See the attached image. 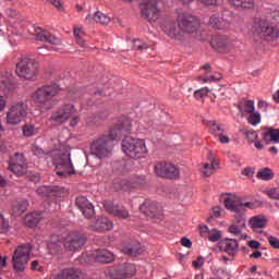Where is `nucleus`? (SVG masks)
Returning a JSON list of instances; mask_svg holds the SVG:
<instances>
[{
    "instance_id": "774afa93",
    "label": "nucleus",
    "mask_w": 279,
    "mask_h": 279,
    "mask_svg": "<svg viewBox=\"0 0 279 279\" xmlns=\"http://www.w3.org/2000/svg\"><path fill=\"white\" fill-rule=\"evenodd\" d=\"M199 228V231H201V235L202 236H207V234H208V226H199L198 227Z\"/></svg>"
},
{
    "instance_id": "13d9d810",
    "label": "nucleus",
    "mask_w": 279,
    "mask_h": 279,
    "mask_svg": "<svg viewBox=\"0 0 279 279\" xmlns=\"http://www.w3.org/2000/svg\"><path fill=\"white\" fill-rule=\"evenodd\" d=\"M268 196L271 197V199H279V190L278 189H270L268 191Z\"/></svg>"
},
{
    "instance_id": "ddd939ff",
    "label": "nucleus",
    "mask_w": 279,
    "mask_h": 279,
    "mask_svg": "<svg viewBox=\"0 0 279 279\" xmlns=\"http://www.w3.org/2000/svg\"><path fill=\"white\" fill-rule=\"evenodd\" d=\"M27 117V105L17 102L7 112V123L9 125H19Z\"/></svg>"
},
{
    "instance_id": "72a5a7b5",
    "label": "nucleus",
    "mask_w": 279,
    "mask_h": 279,
    "mask_svg": "<svg viewBox=\"0 0 279 279\" xmlns=\"http://www.w3.org/2000/svg\"><path fill=\"white\" fill-rule=\"evenodd\" d=\"M113 227L112 221L106 217H99L94 225L96 232H106V230H112Z\"/></svg>"
},
{
    "instance_id": "e433bc0d",
    "label": "nucleus",
    "mask_w": 279,
    "mask_h": 279,
    "mask_svg": "<svg viewBox=\"0 0 279 279\" xmlns=\"http://www.w3.org/2000/svg\"><path fill=\"white\" fill-rule=\"evenodd\" d=\"M140 210L145 215H156L158 213V204L154 201L146 199L141 206Z\"/></svg>"
},
{
    "instance_id": "9b49d317",
    "label": "nucleus",
    "mask_w": 279,
    "mask_h": 279,
    "mask_svg": "<svg viewBox=\"0 0 279 279\" xmlns=\"http://www.w3.org/2000/svg\"><path fill=\"white\" fill-rule=\"evenodd\" d=\"M132 132V121L128 118H121L119 122L109 131L108 134H104L108 141L114 143V141L121 140L123 134Z\"/></svg>"
},
{
    "instance_id": "1a4fd4ad",
    "label": "nucleus",
    "mask_w": 279,
    "mask_h": 279,
    "mask_svg": "<svg viewBox=\"0 0 279 279\" xmlns=\"http://www.w3.org/2000/svg\"><path fill=\"white\" fill-rule=\"evenodd\" d=\"M177 23L183 34H193L197 32V27L201 25L197 16L186 12H182L177 16Z\"/></svg>"
},
{
    "instance_id": "c85d7f7f",
    "label": "nucleus",
    "mask_w": 279,
    "mask_h": 279,
    "mask_svg": "<svg viewBox=\"0 0 279 279\" xmlns=\"http://www.w3.org/2000/svg\"><path fill=\"white\" fill-rule=\"evenodd\" d=\"M248 226L254 232H263V229L267 228V217L258 215L250 219Z\"/></svg>"
},
{
    "instance_id": "79ce46f5",
    "label": "nucleus",
    "mask_w": 279,
    "mask_h": 279,
    "mask_svg": "<svg viewBox=\"0 0 279 279\" xmlns=\"http://www.w3.org/2000/svg\"><path fill=\"white\" fill-rule=\"evenodd\" d=\"M257 178H259V180H266V181L272 180L274 172H271V169L269 168H264L257 172Z\"/></svg>"
},
{
    "instance_id": "4be33fe9",
    "label": "nucleus",
    "mask_w": 279,
    "mask_h": 279,
    "mask_svg": "<svg viewBox=\"0 0 279 279\" xmlns=\"http://www.w3.org/2000/svg\"><path fill=\"white\" fill-rule=\"evenodd\" d=\"M232 23V12L225 11L222 14V22L219 20V16L211 15L209 17V25L211 27H216V29H223V27H228Z\"/></svg>"
},
{
    "instance_id": "37998d69",
    "label": "nucleus",
    "mask_w": 279,
    "mask_h": 279,
    "mask_svg": "<svg viewBox=\"0 0 279 279\" xmlns=\"http://www.w3.org/2000/svg\"><path fill=\"white\" fill-rule=\"evenodd\" d=\"M138 178H134L132 181L130 179H121L120 180V189H125V186L135 189V186H138Z\"/></svg>"
},
{
    "instance_id": "20e7f679",
    "label": "nucleus",
    "mask_w": 279,
    "mask_h": 279,
    "mask_svg": "<svg viewBox=\"0 0 279 279\" xmlns=\"http://www.w3.org/2000/svg\"><path fill=\"white\" fill-rule=\"evenodd\" d=\"M122 149L124 154L133 160L145 158V155L147 154V146L145 145V140L134 138L130 136L124 137V140L122 141Z\"/></svg>"
},
{
    "instance_id": "4d7b16f0",
    "label": "nucleus",
    "mask_w": 279,
    "mask_h": 279,
    "mask_svg": "<svg viewBox=\"0 0 279 279\" xmlns=\"http://www.w3.org/2000/svg\"><path fill=\"white\" fill-rule=\"evenodd\" d=\"M217 137L219 138V143H221L222 145H228V143H230V137H228L226 133H220V135H218Z\"/></svg>"
},
{
    "instance_id": "39448f33",
    "label": "nucleus",
    "mask_w": 279,
    "mask_h": 279,
    "mask_svg": "<svg viewBox=\"0 0 279 279\" xmlns=\"http://www.w3.org/2000/svg\"><path fill=\"white\" fill-rule=\"evenodd\" d=\"M54 123H66L70 120V126L75 128L80 123V116H77V109L74 105H63L51 116Z\"/></svg>"
},
{
    "instance_id": "58836bf2",
    "label": "nucleus",
    "mask_w": 279,
    "mask_h": 279,
    "mask_svg": "<svg viewBox=\"0 0 279 279\" xmlns=\"http://www.w3.org/2000/svg\"><path fill=\"white\" fill-rule=\"evenodd\" d=\"M229 2L240 10H253L254 8V0H229Z\"/></svg>"
},
{
    "instance_id": "c756f323",
    "label": "nucleus",
    "mask_w": 279,
    "mask_h": 279,
    "mask_svg": "<svg viewBox=\"0 0 279 279\" xmlns=\"http://www.w3.org/2000/svg\"><path fill=\"white\" fill-rule=\"evenodd\" d=\"M122 252L126 254V256H138L143 253V248L138 241H132L122 247Z\"/></svg>"
},
{
    "instance_id": "7c9ffc66",
    "label": "nucleus",
    "mask_w": 279,
    "mask_h": 279,
    "mask_svg": "<svg viewBox=\"0 0 279 279\" xmlns=\"http://www.w3.org/2000/svg\"><path fill=\"white\" fill-rule=\"evenodd\" d=\"M238 110H240V113L242 117H245V114H252L254 110H256V107L254 105V100H240L236 105Z\"/></svg>"
},
{
    "instance_id": "bf43d9fd",
    "label": "nucleus",
    "mask_w": 279,
    "mask_h": 279,
    "mask_svg": "<svg viewBox=\"0 0 279 279\" xmlns=\"http://www.w3.org/2000/svg\"><path fill=\"white\" fill-rule=\"evenodd\" d=\"M217 80H221V75L218 76H204L203 84H207V82H217Z\"/></svg>"
},
{
    "instance_id": "b1692460",
    "label": "nucleus",
    "mask_w": 279,
    "mask_h": 279,
    "mask_svg": "<svg viewBox=\"0 0 279 279\" xmlns=\"http://www.w3.org/2000/svg\"><path fill=\"white\" fill-rule=\"evenodd\" d=\"M38 195H46L52 196V197H64L66 195V190L64 187H58V186H43L37 189Z\"/></svg>"
},
{
    "instance_id": "412c9836",
    "label": "nucleus",
    "mask_w": 279,
    "mask_h": 279,
    "mask_svg": "<svg viewBox=\"0 0 279 279\" xmlns=\"http://www.w3.org/2000/svg\"><path fill=\"white\" fill-rule=\"evenodd\" d=\"M35 40H39L41 43H49L50 45H62V40L60 38L56 37L54 35H51V33L37 27L35 29Z\"/></svg>"
},
{
    "instance_id": "f3484780",
    "label": "nucleus",
    "mask_w": 279,
    "mask_h": 279,
    "mask_svg": "<svg viewBox=\"0 0 279 279\" xmlns=\"http://www.w3.org/2000/svg\"><path fill=\"white\" fill-rule=\"evenodd\" d=\"M155 173L159 178H167L169 180L180 178V169H178L173 163L158 162L155 165Z\"/></svg>"
},
{
    "instance_id": "a878e982",
    "label": "nucleus",
    "mask_w": 279,
    "mask_h": 279,
    "mask_svg": "<svg viewBox=\"0 0 279 279\" xmlns=\"http://www.w3.org/2000/svg\"><path fill=\"white\" fill-rule=\"evenodd\" d=\"M86 23L89 25L92 23H98L99 25H108L110 23V16L107 14L102 13L101 11H97L94 14H88L85 17Z\"/></svg>"
},
{
    "instance_id": "0eeeda50",
    "label": "nucleus",
    "mask_w": 279,
    "mask_h": 279,
    "mask_svg": "<svg viewBox=\"0 0 279 279\" xmlns=\"http://www.w3.org/2000/svg\"><path fill=\"white\" fill-rule=\"evenodd\" d=\"M113 149L114 143L108 140L105 135H101L92 143L90 154L92 156H96V158L104 160V158L112 156Z\"/></svg>"
},
{
    "instance_id": "a18cd8bd",
    "label": "nucleus",
    "mask_w": 279,
    "mask_h": 279,
    "mask_svg": "<svg viewBox=\"0 0 279 279\" xmlns=\"http://www.w3.org/2000/svg\"><path fill=\"white\" fill-rule=\"evenodd\" d=\"M84 31L82 28L74 29V37L80 47H86V41L83 39Z\"/></svg>"
},
{
    "instance_id": "6ab92c4d",
    "label": "nucleus",
    "mask_w": 279,
    "mask_h": 279,
    "mask_svg": "<svg viewBox=\"0 0 279 279\" xmlns=\"http://www.w3.org/2000/svg\"><path fill=\"white\" fill-rule=\"evenodd\" d=\"M104 208L109 215L113 217H118V219H128L130 217V211L125 209V207H121L119 205H114V203L110 201H106L104 203Z\"/></svg>"
},
{
    "instance_id": "864d4df0",
    "label": "nucleus",
    "mask_w": 279,
    "mask_h": 279,
    "mask_svg": "<svg viewBox=\"0 0 279 279\" xmlns=\"http://www.w3.org/2000/svg\"><path fill=\"white\" fill-rule=\"evenodd\" d=\"M208 239H209V241H211V243H217V241H219L221 239V231L214 230L213 232H210L208 234Z\"/></svg>"
},
{
    "instance_id": "338daca9",
    "label": "nucleus",
    "mask_w": 279,
    "mask_h": 279,
    "mask_svg": "<svg viewBox=\"0 0 279 279\" xmlns=\"http://www.w3.org/2000/svg\"><path fill=\"white\" fill-rule=\"evenodd\" d=\"M219 279H230V272H228V270H222L220 271V274L218 275Z\"/></svg>"
},
{
    "instance_id": "c9c22d12",
    "label": "nucleus",
    "mask_w": 279,
    "mask_h": 279,
    "mask_svg": "<svg viewBox=\"0 0 279 279\" xmlns=\"http://www.w3.org/2000/svg\"><path fill=\"white\" fill-rule=\"evenodd\" d=\"M56 277L60 279H80L82 277V271L73 268H68L61 270L59 274L56 275Z\"/></svg>"
},
{
    "instance_id": "0e129e2a",
    "label": "nucleus",
    "mask_w": 279,
    "mask_h": 279,
    "mask_svg": "<svg viewBox=\"0 0 279 279\" xmlns=\"http://www.w3.org/2000/svg\"><path fill=\"white\" fill-rule=\"evenodd\" d=\"M267 102L265 101V100H259L258 102H257V108L259 109V110H263L264 112H267Z\"/></svg>"
},
{
    "instance_id": "6e6d98bb",
    "label": "nucleus",
    "mask_w": 279,
    "mask_h": 279,
    "mask_svg": "<svg viewBox=\"0 0 279 279\" xmlns=\"http://www.w3.org/2000/svg\"><path fill=\"white\" fill-rule=\"evenodd\" d=\"M246 138L250 143H254V140L258 138V133H256V131H247Z\"/></svg>"
},
{
    "instance_id": "423d86ee",
    "label": "nucleus",
    "mask_w": 279,
    "mask_h": 279,
    "mask_svg": "<svg viewBox=\"0 0 279 279\" xmlns=\"http://www.w3.org/2000/svg\"><path fill=\"white\" fill-rule=\"evenodd\" d=\"M33 246L29 243L19 245L12 256V265L15 271H25L29 263Z\"/></svg>"
},
{
    "instance_id": "052dcab7",
    "label": "nucleus",
    "mask_w": 279,
    "mask_h": 279,
    "mask_svg": "<svg viewBox=\"0 0 279 279\" xmlns=\"http://www.w3.org/2000/svg\"><path fill=\"white\" fill-rule=\"evenodd\" d=\"M181 245H183V247L191 248L193 247V242H191V240L187 238H182Z\"/></svg>"
},
{
    "instance_id": "393cba45",
    "label": "nucleus",
    "mask_w": 279,
    "mask_h": 279,
    "mask_svg": "<svg viewBox=\"0 0 279 279\" xmlns=\"http://www.w3.org/2000/svg\"><path fill=\"white\" fill-rule=\"evenodd\" d=\"M262 138L266 145H278L279 129L265 128V132L262 134Z\"/></svg>"
},
{
    "instance_id": "c03bdc74",
    "label": "nucleus",
    "mask_w": 279,
    "mask_h": 279,
    "mask_svg": "<svg viewBox=\"0 0 279 279\" xmlns=\"http://www.w3.org/2000/svg\"><path fill=\"white\" fill-rule=\"evenodd\" d=\"M23 134L24 136H36V134H38V130L36 129V126H34V124H25L23 126Z\"/></svg>"
},
{
    "instance_id": "4c0bfd02",
    "label": "nucleus",
    "mask_w": 279,
    "mask_h": 279,
    "mask_svg": "<svg viewBox=\"0 0 279 279\" xmlns=\"http://www.w3.org/2000/svg\"><path fill=\"white\" fill-rule=\"evenodd\" d=\"M41 220H43V214L38 211L32 213L25 216V223L29 228L34 226H38V223H40Z\"/></svg>"
},
{
    "instance_id": "f8f14e48",
    "label": "nucleus",
    "mask_w": 279,
    "mask_h": 279,
    "mask_svg": "<svg viewBox=\"0 0 279 279\" xmlns=\"http://www.w3.org/2000/svg\"><path fill=\"white\" fill-rule=\"evenodd\" d=\"M253 29L255 34L269 40L271 38H278V29L269 25V22L265 19H256L254 21Z\"/></svg>"
},
{
    "instance_id": "e2e57ef3",
    "label": "nucleus",
    "mask_w": 279,
    "mask_h": 279,
    "mask_svg": "<svg viewBox=\"0 0 279 279\" xmlns=\"http://www.w3.org/2000/svg\"><path fill=\"white\" fill-rule=\"evenodd\" d=\"M193 267H195V269H199L202 267V265H204V258L198 257L197 260H194L192 263Z\"/></svg>"
},
{
    "instance_id": "7ed1b4c3",
    "label": "nucleus",
    "mask_w": 279,
    "mask_h": 279,
    "mask_svg": "<svg viewBox=\"0 0 279 279\" xmlns=\"http://www.w3.org/2000/svg\"><path fill=\"white\" fill-rule=\"evenodd\" d=\"M60 87L58 85H45L39 87L32 95V99L35 104L41 106L44 110H51L53 104H51L53 97L58 95Z\"/></svg>"
},
{
    "instance_id": "9d476101",
    "label": "nucleus",
    "mask_w": 279,
    "mask_h": 279,
    "mask_svg": "<svg viewBox=\"0 0 279 279\" xmlns=\"http://www.w3.org/2000/svg\"><path fill=\"white\" fill-rule=\"evenodd\" d=\"M141 15L148 23H156L160 19V10L157 0H142Z\"/></svg>"
},
{
    "instance_id": "473e14b6",
    "label": "nucleus",
    "mask_w": 279,
    "mask_h": 279,
    "mask_svg": "<svg viewBox=\"0 0 279 279\" xmlns=\"http://www.w3.org/2000/svg\"><path fill=\"white\" fill-rule=\"evenodd\" d=\"M205 125L209 128L210 134L218 137L221 136V134H226V129L223 128V124L217 123L215 120H205Z\"/></svg>"
},
{
    "instance_id": "5701e85b",
    "label": "nucleus",
    "mask_w": 279,
    "mask_h": 279,
    "mask_svg": "<svg viewBox=\"0 0 279 279\" xmlns=\"http://www.w3.org/2000/svg\"><path fill=\"white\" fill-rule=\"evenodd\" d=\"M0 88L3 93H10L16 88V83H14V77L10 72H3L0 75Z\"/></svg>"
},
{
    "instance_id": "a19ab883",
    "label": "nucleus",
    "mask_w": 279,
    "mask_h": 279,
    "mask_svg": "<svg viewBox=\"0 0 279 279\" xmlns=\"http://www.w3.org/2000/svg\"><path fill=\"white\" fill-rule=\"evenodd\" d=\"M48 250L50 254H58V252L62 250V241L58 238H51V241L48 244Z\"/></svg>"
},
{
    "instance_id": "2eb2a0df",
    "label": "nucleus",
    "mask_w": 279,
    "mask_h": 279,
    "mask_svg": "<svg viewBox=\"0 0 279 279\" xmlns=\"http://www.w3.org/2000/svg\"><path fill=\"white\" fill-rule=\"evenodd\" d=\"M136 274V266L133 264H121L119 266H111L107 276L111 279L132 278Z\"/></svg>"
},
{
    "instance_id": "de8ad7c7",
    "label": "nucleus",
    "mask_w": 279,
    "mask_h": 279,
    "mask_svg": "<svg viewBox=\"0 0 279 279\" xmlns=\"http://www.w3.org/2000/svg\"><path fill=\"white\" fill-rule=\"evenodd\" d=\"M133 49H135V51H145V49H149V46L141 39H135L133 40Z\"/></svg>"
},
{
    "instance_id": "680f3d73",
    "label": "nucleus",
    "mask_w": 279,
    "mask_h": 279,
    "mask_svg": "<svg viewBox=\"0 0 279 279\" xmlns=\"http://www.w3.org/2000/svg\"><path fill=\"white\" fill-rule=\"evenodd\" d=\"M203 5H218L219 0H199Z\"/></svg>"
},
{
    "instance_id": "603ef678",
    "label": "nucleus",
    "mask_w": 279,
    "mask_h": 279,
    "mask_svg": "<svg viewBox=\"0 0 279 279\" xmlns=\"http://www.w3.org/2000/svg\"><path fill=\"white\" fill-rule=\"evenodd\" d=\"M32 151H33L34 156H37V158H44V156H47V151H45L38 145H34L32 147Z\"/></svg>"
},
{
    "instance_id": "ea45409f",
    "label": "nucleus",
    "mask_w": 279,
    "mask_h": 279,
    "mask_svg": "<svg viewBox=\"0 0 279 279\" xmlns=\"http://www.w3.org/2000/svg\"><path fill=\"white\" fill-rule=\"evenodd\" d=\"M209 162L210 163H205L202 169V174L205 178H210V175H213L215 173V165H217V163L215 162L214 157H209Z\"/></svg>"
},
{
    "instance_id": "aec40b11",
    "label": "nucleus",
    "mask_w": 279,
    "mask_h": 279,
    "mask_svg": "<svg viewBox=\"0 0 279 279\" xmlns=\"http://www.w3.org/2000/svg\"><path fill=\"white\" fill-rule=\"evenodd\" d=\"M75 204L86 219H93V217H95V206H93V203H89L86 197L78 196Z\"/></svg>"
},
{
    "instance_id": "4468645a",
    "label": "nucleus",
    "mask_w": 279,
    "mask_h": 279,
    "mask_svg": "<svg viewBox=\"0 0 279 279\" xmlns=\"http://www.w3.org/2000/svg\"><path fill=\"white\" fill-rule=\"evenodd\" d=\"M9 171H12L17 178H23L27 173V159L25 155L15 153L9 160Z\"/></svg>"
},
{
    "instance_id": "cd10ccee",
    "label": "nucleus",
    "mask_w": 279,
    "mask_h": 279,
    "mask_svg": "<svg viewBox=\"0 0 279 279\" xmlns=\"http://www.w3.org/2000/svg\"><path fill=\"white\" fill-rule=\"evenodd\" d=\"M163 32L169 36V38H172V40H184V33L182 31H178V26H175V23L170 22L163 27Z\"/></svg>"
},
{
    "instance_id": "f03ea898",
    "label": "nucleus",
    "mask_w": 279,
    "mask_h": 279,
    "mask_svg": "<svg viewBox=\"0 0 279 279\" xmlns=\"http://www.w3.org/2000/svg\"><path fill=\"white\" fill-rule=\"evenodd\" d=\"M52 163L54 165L57 175L64 178L66 175H73L75 168L71 161V147L64 143H60L59 146L50 151Z\"/></svg>"
},
{
    "instance_id": "dca6fc26",
    "label": "nucleus",
    "mask_w": 279,
    "mask_h": 279,
    "mask_svg": "<svg viewBox=\"0 0 279 279\" xmlns=\"http://www.w3.org/2000/svg\"><path fill=\"white\" fill-rule=\"evenodd\" d=\"M86 245V235L80 232H70L63 239V247L68 250V252H75V250H80V247H84Z\"/></svg>"
},
{
    "instance_id": "f704fd0d",
    "label": "nucleus",
    "mask_w": 279,
    "mask_h": 279,
    "mask_svg": "<svg viewBox=\"0 0 279 279\" xmlns=\"http://www.w3.org/2000/svg\"><path fill=\"white\" fill-rule=\"evenodd\" d=\"M94 256L97 263H112L114 260V254L108 250H98Z\"/></svg>"
},
{
    "instance_id": "5fc2aeb1",
    "label": "nucleus",
    "mask_w": 279,
    "mask_h": 279,
    "mask_svg": "<svg viewBox=\"0 0 279 279\" xmlns=\"http://www.w3.org/2000/svg\"><path fill=\"white\" fill-rule=\"evenodd\" d=\"M268 243L270 244L271 247H274V250H279V240H278V238H276L274 235H269L268 236Z\"/></svg>"
},
{
    "instance_id": "2f4dec72",
    "label": "nucleus",
    "mask_w": 279,
    "mask_h": 279,
    "mask_svg": "<svg viewBox=\"0 0 279 279\" xmlns=\"http://www.w3.org/2000/svg\"><path fill=\"white\" fill-rule=\"evenodd\" d=\"M29 203L27 199H17L13 203L11 213L14 217H21L27 210Z\"/></svg>"
},
{
    "instance_id": "49530a36",
    "label": "nucleus",
    "mask_w": 279,
    "mask_h": 279,
    "mask_svg": "<svg viewBox=\"0 0 279 279\" xmlns=\"http://www.w3.org/2000/svg\"><path fill=\"white\" fill-rule=\"evenodd\" d=\"M250 116L247 117V123H250V125H258V123H260L262 121V117H260V113L258 112H252V113H248Z\"/></svg>"
},
{
    "instance_id": "6e6552de",
    "label": "nucleus",
    "mask_w": 279,
    "mask_h": 279,
    "mask_svg": "<svg viewBox=\"0 0 279 279\" xmlns=\"http://www.w3.org/2000/svg\"><path fill=\"white\" fill-rule=\"evenodd\" d=\"M38 71V63L34 59H23L15 68V74L20 80H34Z\"/></svg>"
},
{
    "instance_id": "09e8293b",
    "label": "nucleus",
    "mask_w": 279,
    "mask_h": 279,
    "mask_svg": "<svg viewBox=\"0 0 279 279\" xmlns=\"http://www.w3.org/2000/svg\"><path fill=\"white\" fill-rule=\"evenodd\" d=\"M210 93V89L208 87H202L198 90L194 92L195 99H204V97H208V94Z\"/></svg>"
},
{
    "instance_id": "69168bd1",
    "label": "nucleus",
    "mask_w": 279,
    "mask_h": 279,
    "mask_svg": "<svg viewBox=\"0 0 279 279\" xmlns=\"http://www.w3.org/2000/svg\"><path fill=\"white\" fill-rule=\"evenodd\" d=\"M51 5H53L54 8H57V10L62 11V3L60 2V0H50Z\"/></svg>"
},
{
    "instance_id": "f257e3e1",
    "label": "nucleus",
    "mask_w": 279,
    "mask_h": 279,
    "mask_svg": "<svg viewBox=\"0 0 279 279\" xmlns=\"http://www.w3.org/2000/svg\"><path fill=\"white\" fill-rule=\"evenodd\" d=\"M225 207L227 210H231L232 213H236V222L232 223L228 232L233 236H239L240 239L243 236V228H245V218L243 215L245 210L254 208V203L245 202L239 196L227 195L225 197Z\"/></svg>"
},
{
    "instance_id": "8fccbe9b",
    "label": "nucleus",
    "mask_w": 279,
    "mask_h": 279,
    "mask_svg": "<svg viewBox=\"0 0 279 279\" xmlns=\"http://www.w3.org/2000/svg\"><path fill=\"white\" fill-rule=\"evenodd\" d=\"M10 230V222L0 215V234H5Z\"/></svg>"
},
{
    "instance_id": "bb28decb",
    "label": "nucleus",
    "mask_w": 279,
    "mask_h": 279,
    "mask_svg": "<svg viewBox=\"0 0 279 279\" xmlns=\"http://www.w3.org/2000/svg\"><path fill=\"white\" fill-rule=\"evenodd\" d=\"M211 47L216 51L223 52L230 47V40H228V37L226 36H214L211 38Z\"/></svg>"
},
{
    "instance_id": "3c124183",
    "label": "nucleus",
    "mask_w": 279,
    "mask_h": 279,
    "mask_svg": "<svg viewBox=\"0 0 279 279\" xmlns=\"http://www.w3.org/2000/svg\"><path fill=\"white\" fill-rule=\"evenodd\" d=\"M219 217H221V207L217 206L213 208L209 218H207V221H213V219H219Z\"/></svg>"
},
{
    "instance_id": "a211bd4d",
    "label": "nucleus",
    "mask_w": 279,
    "mask_h": 279,
    "mask_svg": "<svg viewBox=\"0 0 279 279\" xmlns=\"http://www.w3.org/2000/svg\"><path fill=\"white\" fill-rule=\"evenodd\" d=\"M220 252H225L231 258L239 254V241L236 239L225 238L218 243Z\"/></svg>"
}]
</instances>
